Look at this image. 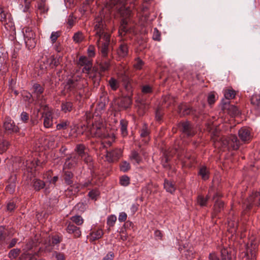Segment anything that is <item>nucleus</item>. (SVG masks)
<instances>
[{"label":"nucleus","instance_id":"nucleus-1","mask_svg":"<svg viewBox=\"0 0 260 260\" xmlns=\"http://www.w3.org/2000/svg\"><path fill=\"white\" fill-rule=\"evenodd\" d=\"M126 0H109L105 5V8L108 10L115 7L120 13L121 16L123 18L121 22L119 28V32L121 35L122 32H125L127 31V25L128 21L127 18L130 17L131 11L129 9H125L124 6Z\"/></svg>","mask_w":260,"mask_h":260},{"label":"nucleus","instance_id":"nucleus-2","mask_svg":"<svg viewBox=\"0 0 260 260\" xmlns=\"http://www.w3.org/2000/svg\"><path fill=\"white\" fill-rule=\"evenodd\" d=\"M90 134L93 137L105 139L103 143L110 146L115 140V136L112 134L110 135L108 130L101 120L95 121L90 128Z\"/></svg>","mask_w":260,"mask_h":260},{"label":"nucleus","instance_id":"nucleus-3","mask_svg":"<svg viewBox=\"0 0 260 260\" xmlns=\"http://www.w3.org/2000/svg\"><path fill=\"white\" fill-rule=\"evenodd\" d=\"M215 142V145L216 147H222L228 149L232 148L233 150H237L239 148L240 143L237 137L235 135H232L228 138L223 137L220 139L218 141L217 139L214 137L212 138Z\"/></svg>","mask_w":260,"mask_h":260},{"label":"nucleus","instance_id":"nucleus-4","mask_svg":"<svg viewBox=\"0 0 260 260\" xmlns=\"http://www.w3.org/2000/svg\"><path fill=\"white\" fill-rule=\"evenodd\" d=\"M94 31L97 40L103 37L110 36L107 32L106 26L101 17H98L95 19Z\"/></svg>","mask_w":260,"mask_h":260},{"label":"nucleus","instance_id":"nucleus-5","mask_svg":"<svg viewBox=\"0 0 260 260\" xmlns=\"http://www.w3.org/2000/svg\"><path fill=\"white\" fill-rule=\"evenodd\" d=\"M23 33L26 46L29 49L34 48L36 44L35 32L30 28L26 27L23 29Z\"/></svg>","mask_w":260,"mask_h":260},{"label":"nucleus","instance_id":"nucleus-6","mask_svg":"<svg viewBox=\"0 0 260 260\" xmlns=\"http://www.w3.org/2000/svg\"><path fill=\"white\" fill-rule=\"evenodd\" d=\"M254 206H260V193H253L244 203L243 208L250 210Z\"/></svg>","mask_w":260,"mask_h":260},{"label":"nucleus","instance_id":"nucleus-7","mask_svg":"<svg viewBox=\"0 0 260 260\" xmlns=\"http://www.w3.org/2000/svg\"><path fill=\"white\" fill-rule=\"evenodd\" d=\"M32 94L36 98V102L42 106L44 103V96L42 94L44 91L43 86L38 83H35L32 87Z\"/></svg>","mask_w":260,"mask_h":260},{"label":"nucleus","instance_id":"nucleus-8","mask_svg":"<svg viewBox=\"0 0 260 260\" xmlns=\"http://www.w3.org/2000/svg\"><path fill=\"white\" fill-rule=\"evenodd\" d=\"M110 41V36L103 37L99 38L96 41L97 46L100 49L102 56L104 57L106 56L108 54Z\"/></svg>","mask_w":260,"mask_h":260},{"label":"nucleus","instance_id":"nucleus-9","mask_svg":"<svg viewBox=\"0 0 260 260\" xmlns=\"http://www.w3.org/2000/svg\"><path fill=\"white\" fill-rule=\"evenodd\" d=\"M0 21L6 25V27H13L14 26L11 15L10 13L4 10V8H0Z\"/></svg>","mask_w":260,"mask_h":260},{"label":"nucleus","instance_id":"nucleus-10","mask_svg":"<svg viewBox=\"0 0 260 260\" xmlns=\"http://www.w3.org/2000/svg\"><path fill=\"white\" fill-rule=\"evenodd\" d=\"M122 151L121 149H115L111 151H107L106 155V160L109 162L117 161L122 156Z\"/></svg>","mask_w":260,"mask_h":260},{"label":"nucleus","instance_id":"nucleus-11","mask_svg":"<svg viewBox=\"0 0 260 260\" xmlns=\"http://www.w3.org/2000/svg\"><path fill=\"white\" fill-rule=\"evenodd\" d=\"M92 59L86 56H82L79 58L78 64L80 66L84 67L82 70L83 72L88 73L92 67Z\"/></svg>","mask_w":260,"mask_h":260},{"label":"nucleus","instance_id":"nucleus-12","mask_svg":"<svg viewBox=\"0 0 260 260\" xmlns=\"http://www.w3.org/2000/svg\"><path fill=\"white\" fill-rule=\"evenodd\" d=\"M4 127L8 134L17 133L19 131L18 127L15 124L12 120L9 118L5 119L4 123Z\"/></svg>","mask_w":260,"mask_h":260},{"label":"nucleus","instance_id":"nucleus-13","mask_svg":"<svg viewBox=\"0 0 260 260\" xmlns=\"http://www.w3.org/2000/svg\"><path fill=\"white\" fill-rule=\"evenodd\" d=\"M43 119L44 126L46 128H50L53 125V116L51 111L44 112L42 116Z\"/></svg>","mask_w":260,"mask_h":260},{"label":"nucleus","instance_id":"nucleus-14","mask_svg":"<svg viewBox=\"0 0 260 260\" xmlns=\"http://www.w3.org/2000/svg\"><path fill=\"white\" fill-rule=\"evenodd\" d=\"M79 161V156L76 155H74L68 157L63 165V169H69L75 167Z\"/></svg>","mask_w":260,"mask_h":260},{"label":"nucleus","instance_id":"nucleus-15","mask_svg":"<svg viewBox=\"0 0 260 260\" xmlns=\"http://www.w3.org/2000/svg\"><path fill=\"white\" fill-rule=\"evenodd\" d=\"M66 231L69 234H73L75 238H79L81 236L82 233L80 228L71 222L68 224Z\"/></svg>","mask_w":260,"mask_h":260},{"label":"nucleus","instance_id":"nucleus-16","mask_svg":"<svg viewBox=\"0 0 260 260\" xmlns=\"http://www.w3.org/2000/svg\"><path fill=\"white\" fill-rule=\"evenodd\" d=\"M81 80H76L74 78L69 79L66 85V88L70 91H73L76 89H80L82 88V85L80 84Z\"/></svg>","mask_w":260,"mask_h":260},{"label":"nucleus","instance_id":"nucleus-17","mask_svg":"<svg viewBox=\"0 0 260 260\" xmlns=\"http://www.w3.org/2000/svg\"><path fill=\"white\" fill-rule=\"evenodd\" d=\"M238 134L241 140L245 142L250 141L252 138L249 129L246 127L241 128Z\"/></svg>","mask_w":260,"mask_h":260},{"label":"nucleus","instance_id":"nucleus-18","mask_svg":"<svg viewBox=\"0 0 260 260\" xmlns=\"http://www.w3.org/2000/svg\"><path fill=\"white\" fill-rule=\"evenodd\" d=\"M179 126L182 132L187 136H192L194 134V132L192 131V126L189 122H181L179 124Z\"/></svg>","mask_w":260,"mask_h":260},{"label":"nucleus","instance_id":"nucleus-19","mask_svg":"<svg viewBox=\"0 0 260 260\" xmlns=\"http://www.w3.org/2000/svg\"><path fill=\"white\" fill-rule=\"evenodd\" d=\"M256 250L255 247H248L243 257V260H255Z\"/></svg>","mask_w":260,"mask_h":260},{"label":"nucleus","instance_id":"nucleus-20","mask_svg":"<svg viewBox=\"0 0 260 260\" xmlns=\"http://www.w3.org/2000/svg\"><path fill=\"white\" fill-rule=\"evenodd\" d=\"M104 235L102 229H99L95 231H93L88 236V238L90 242H93L97 240L101 239Z\"/></svg>","mask_w":260,"mask_h":260},{"label":"nucleus","instance_id":"nucleus-21","mask_svg":"<svg viewBox=\"0 0 260 260\" xmlns=\"http://www.w3.org/2000/svg\"><path fill=\"white\" fill-rule=\"evenodd\" d=\"M87 149L86 147L83 144H78L77 145L75 151L77 152V155L76 156H79V160L81 158H83L84 156H86L87 155Z\"/></svg>","mask_w":260,"mask_h":260},{"label":"nucleus","instance_id":"nucleus-22","mask_svg":"<svg viewBox=\"0 0 260 260\" xmlns=\"http://www.w3.org/2000/svg\"><path fill=\"white\" fill-rule=\"evenodd\" d=\"M128 47L126 44L122 43L120 44L117 50L118 54L121 57H125L128 54Z\"/></svg>","mask_w":260,"mask_h":260},{"label":"nucleus","instance_id":"nucleus-23","mask_svg":"<svg viewBox=\"0 0 260 260\" xmlns=\"http://www.w3.org/2000/svg\"><path fill=\"white\" fill-rule=\"evenodd\" d=\"M179 113L181 116H185L190 114L192 110L186 105H181L178 107Z\"/></svg>","mask_w":260,"mask_h":260},{"label":"nucleus","instance_id":"nucleus-24","mask_svg":"<svg viewBox=\"0 0 260 260\" xmlns=\"http://www.w3.org/2000/svg\"><path fill=\"white\" fill-rule=\"evenodd\" d=\"M250 102L251 105L256 109H260V95L258 94H253L251 99Z\"/></svg>","mask_w":260,"mask_h":260},{"label":"nucleus","instance_id":"nucleus-25","mask_svg":"<svg viewBox=\"0 0 260 260\" xmlns=\"http://www.w3.org/2000/svg\"><path fill=\"white\" fill-rule=\"evenodd\" d=\"M32 186L34 189L37 190H40L44 188L45 185L44 182L38 179H34L32 181Z\"/></svg>","mask_w":260,"mask_h":260},{"label":"nucleus","instance_id":"nucleus-26","mask_svg":"<svg viewBox=\"0 0 260 260\" xmlns=\"http://www.w3.org/2000/svg\"><path fill=\"white\" fill-rule=\"evenodd\" d=\"M164 188L166 189L167 191L171 193H173L176 190V186L175 184L172 182L169 181L168 180L165 181Z\"/></svg>","mask_w":260,"mask_h":260},{"label":"nucleus","instance_id":"nucleus-27","mask_svg":"<svg viewBox=\"0 0 260 260\" xmlns=\"http://www.w3.org/2000/svg\"><path fill=\"white\" fill-rule=\"evenodd\" d=\"M199 174L203 180H207L209 177V171L206 166H202L199 170Z\"/></svg>","mask_w":260,"mask_h":260},{"label":"nucleus","instance_id":"nucleus-28","mask_svg":"<svg viewBox=\"0 0 260 260\" xmlns=\"http://www.w3.org/2000/svg\"><path fill=\"white\" fill-rule=\"evenodd\" d=\"M80 185H75L70 186L66 190V193L67 196H71L75 195L79 190Z\"/></svg>","mask_w":260,"mask_h":260},{"label":"nucleus","instance_id":"nucleus-29","mask_svg":"<svg viewBox=\"0 0 260 260\" xmlns=\"http://www.w3.org/2000/svg\"><path fill=\"white\" fill-rule=\"evenodd\" d=\"M38 9L41 13H46L48 11V7L46 4V0H41L38 4Z\"/></svg>","mask_w":260,"mask_h":260},{"label":"nucleus","instance_id":"nucleus-30","mask_svg":"<svg viewBox=\"0 0 260 260\" xmlns=\"http://www.w3.org/2000/svg\"><path fill=\"white\" fill-rule=\"evenodd\" d=\"M132 100L130 98H124L121 100L119 103V106L121 108L125 109L130 106V105L132 104Z\"/></svg>","mask_w":260,"mask_h":260},{"label":"nucleus","instance_id":"nucleus-31","mask_svg":"<svg viewBox=\"0 0 260 260\" xmlns=\"http://www.w3.org/2000/svg\"><path fill=\"white\" fill-rule=\"evenodd\" d=\"M73 174L71 171H64V180L66 183H67L68 185H71L73 184Z\"/></svg>","mask_w":260,"mask_h":260},{"label":"nucleus","instance_id":"nucleus-32","mask_svg":"<svg viewBox=\"0 0 260 260\" xmlns=\"http://www.w3.org/2000/svg\"><path fill=\"white\" fill-rule=\"evenodd\" d=\"M127 122L126 120L123 119L121 120L120 121V130L121 132V134L123 137L127 136Z\"/></svg>","mask_w":260,"mask_h":260},{"label":"nucleus","instance_id":"nucleus-33","mask_svg":"<svg viewBox=\"0 0 260 260\" xmlns=\"http://www.w3.org/2000/svg\"><path fill=\"white\" fill-rule=\"evenodd\" d=\"M71 220L77 225H81L84 222L83 218L80 215H75L70 218Z\"/></svg>","mask_w":260,"mask_h":260},{"label":"nucleus","instance_id":"nucleus-34","mask_svg":"<svg viewBox=\"0 0 260 260\" xmlns=\"http://www.w3.org/2000/svg\"><path fill=\"white\" fill-rule=\"evenodd\" d=\"M70 122L68 120H60L59 123L56 125L57 130L66 129L69 126Z\"/></svg>","mask_w":260,"mask_h":260},{"label":"nucleus","instance_id":"nucleus-35","mask_svg":"<svg viewBox=\"0 0 260 260\" xmlns=\"http://www.w3.org/2000/svg\"><path fill=\"white\" fill-rule=\"evenodd\" d=\"M109 85L113 90H116L119 86L118 81L114 78H111L109 80Z\"/></svg>","mask_w":260,"mask_h":260},{"label":"nucleus","instance_id":"nucleus-36","mask_svg":"<svg viewBox=\"0 0 260 260\" xmlns=\"http://www.w3.org/2000/svg\"><path fill=\"white\" fill-rule=\"evenodd\" d=\"M144 66V62L139 57L136 58L133 62V66L136 70H141Z\"/></svg>","mask_w":260,"mask_h":260},{"label":"nucleus","instance_id":"nucleus-37","mask_svg":"<svg viewBox=\"0 0 260 260\" xmlns=\"http://www.w3.org/2000/svg\"><path fill=\"white\" fill-rule=\"evenodd\" d=\"M73 104L72 103L67 102L61 104V110L65 113L70 112L72 110Z\"/></svg>","mask_w":260,"mask_h":260},{"label":"nucleus","instance_id":"nucleus-38","mask_svg":"<svg viewBox=\"0 0 260 260\" xmlns=\"http://www.w3.org/2000/svg\"><path fill=\"white\" fill-rule=\"evenodd\" d=\"M9 146V143L3 140H0V153H3L6 151Z\"/></svg>","mask_w":260,"mask_h":260},{"label":"nucleus","instance_id":"nucleus-39","mask_svg":"<svg viewBox=\"0 0 260 260\" xmlns=\"http://www.w3.org/2000/svg\"><path fill=\"white\" fill-rule=\"evenodd\" d=\"M19 258L20 260H37L34 255L26 252L23 253Z\"/></svg>","mask_w":260,"mask_h":260},{"label":"nucleus","instance_id":"nucleus-40","mask_svg":"<svg viewBox=\"0 0 260 260\" xmlns=\"http://www.w3.org/2000/svg\"><path fill=\"white\" fill-rule=\"evenodd\" d=\"M224 95L226 99H232L235 96V91L231 89H226L224 90Z\"/></svg>","mask_w":260,"mask_h":260},{"label":"nucleus","instance_id":"nucleus-41","mask_svg":"<svg viewBox=\"0 0 260 260\" xmlns=\"http://www.w3.org/2000/svg\"><path fill=\"white\" fill-rule=\"evenodd\" d=\"M223 202L220 200H217L215 202L214 206V210L216 212H219L223 208Z\"/></svg>","mask_w":260,"mask_h":260},{"label":"nucleus","instance_id":"nucleus-42","mask_svg":"<svg viewBox=\"0 0 260 260\" xmlns=\"http://www.w3.org/2000/svg\"><path fill=\"white\" fill-rule=\"evenodd\" d=\"M209 198V195L206 198H204L203 196H199L197 199V202L201 206H205L206 205Z\"/></svg>","mask_w":260,"mask_h":260},{"label":"nucleus","instance_id":"nucleus-43","mask_svg":"<svg viewBox=\"0 0 260 260\" xmlns=\"http://www.w3.org/2000/svg\"><path fill=\"white\" fill-rule=\"evenodd\" d=\"M83 34L80 31L76 32L73 36L74 41L77 43L82 42L83 40Z\"/></svg>","mask_w":260,"mask_h":260},{"label":"nucleus","instance_id":"nucleus-44","mask_svg":"<svg viewBox=\"0 0 260 260\" xmlns=\"http://www.w3.org/2000/svg\"><path fill=\"white\" fill-rule=\"evenodd\" d=\"M130 159L137 164H139L141 161V158L139 154L136 151H133L130 156Z\"/></svg>","mask_w":260,"mask_h":260},{"label":"nucleus","instance_id":"nucleus-45","mask_svg":"<svg viewBox=\"0 0 260 260\" xmlns=\"http://www.w3.org/2000/svg\"><path fill=\"white\" fill-rule=\"evenodd\" d=\"M20 250L18 248L13 249L9 253V257L10 258H15L20 254Z\"/></svg>","mask_w":260,"mask_h":260},{"label":"nucleus","instance_id":"nucleus-46","mask_svg":"<svg viewBox=\"0 0 260 260\" xmlns=\"http://www.w3.org/2000/svg\"><path fill=\"white\" fill-rule=\"evenodd\" d=\"M131 168L130 165L126 161H122L120 165V171L126 172L128 171Z\"/></svg>","mask_w":260,"mask_h":260},{"label":"nucleus","instance_id":"nucleus-47","mask_svg":"<svg viewBox=\"0 0 260 260\" xmlns=\"http://www.w3.org/2000/svg\"><path fill=\"white\" fill-rule=\"evenodd\" d=\"M117 220V217L115 215H111L109 216L107 218V224L110 226H113L116 221Z\"/></svg>","mask_w":260,"mask_h":260},{"label":"nucleus","instance_id":"nucleus-48","mask_svg":"<svg viewBox=\"0 0 260 260\" xmlns=\"http://www.w3.org/2000/svg\"><path fill=\"white\" fill-rule=\"evenodd\" d=\"M120 183L121 185L126 186L129 184V178L127 176H123L120 178Z\"/></svg>","mask_w":260,"mask_h":260},{"label":"nucleus","instance_id":"nucleus-49","mask_svg":"<svg viewBox=\"0 0 260 260\" xmlns=\"http://www.w3.org/2000/svg\"><path fill=\"white\" fill-rule=\"evenodd\" d=\"M221 260H231L230 256L228 254V251L225 249H222L221 250Z\"/></svg>","mask_w":260,"mask_h":260},{"label":"nucleus","instance_id":"nucleus-50","mask_svg":"<svg viewBox=\"0 0 260 260\" xmlns=\"http://www.w3.org/2000/svg\"><path fill=\"white\" fill-rule=\"evenodd\" d=\"M60 32L59 31H53L52 32L50 39L52 43H54L56 42L57 38L60 36Z\"/></svg>","mask_w":260,"mask_h":260},{"label":"nucleus","instance_id":"nucleus-51","mask_svg":"<svg viewBox=\"0 0 260 260\" xmlns=\"http://www.w3.org/2000/svg\"><path fill=\"white\" fill-rule=\"evenodd\" d=\"M87 54L89 57H92L95 56V48L93 45H90L87 49Z\"/></svg>","mask_w":260,"mask_h":260},{"label":"nucleus","instance_id":"nucleus-52","mask_svg":"<svg viewBox=\"0 0 260 260\" xmlns=\"http://www.w3.org/2000/svg\"><path fill=\"white\" fill-rule=\"evenodd\" d=\"M109 68V63L108 62H104L100 63V70L101 72H105L108 70Z\"/></svg>","mask_w":260,"mask_h":260},{"label":"nucleus","instance_id":"nucleus-53","mask_svg":"<svg viewBox=\"0 0 260 260\" xmlns=\"http://www.w3.org/2000/svg\"><path fill=\"white\" fill-rule=\"evenodd\" d=\"M149 132L146 126L144 125L143 128L141 131L140 136L141 137H146L149 135Z\"/></svg>","mask_w":260,"mask_h":260},{"label":"nucleus","instance_id":"nucleus-54","mask_svg":"<svg viewBox=\"0 0 260 260\" xmlns=\"http://www.w3.org/2000/svg\"><path fill=\"white\" fill-rule=\"evenodd\" d=\"M153 39L156 41H160V33L156 28L154 29Z\"/></svg>","mask_w":260,"mask_h":260},{"label":"nucleus","instance_id":"nucleus-55","mask_svg":"<svg viewBox=\"0 0 260 260\" xmlns=\"http://www.w3.org/2000/svg\"><path fill=\"white\" fill-rule=\"evenodd\" d=\"M215 101V95L213 92H211L208 96V102L210 105L213 104Z\"/></svg>","mask_w":260,"mask_h":260},{"label":"nucleus","instance_id":"nucleus-56","mask_svg":"<svg viewBox=\"0 0 260 260\" xmlns=\"http://www.w3.org/2000/svg\"><path fill=\"white\" fill-rule=\"evenodd\" d=\"M54 255L56 260H65L64 255L62 253L55 251L54 253Z\"/></svg>","mask_w":260,"mask_h":260},{"label":"nucleus","instance_id":"nucleus-57","mask_svg":"<svg viewBox=\"0 0 260 260\" xmlns=\"http://www.w3.org/2000/svg\"><path fill=\"white\" fill-rule=\"evenodd\" d=\"M99 194V191L96 190H92L88 193L89 197L92 199H95Z\"/></svg>","mask_w":260,"mask_h":260},{"label":"nucleus","instance_id":"nucleus-58","mask_svg":"<svg viewBox=\"0 0 260 260\" xmlns=\"http://www.w3.org/2000/svg\"><path fill=\"white\" fill-rule=\"evenodd\" d=\"M51 61L50 64L54 67H57L59 64V58H55L54 56L51 57Z\"/></svg>","mask_w":260,"mask_h":260},{"label":"nucleus","instance_id":"nucleus-59","mask_svg":"<svg viewBox=\"0 0 260 260\" xmlns=\"http://www.w3.org/2000/svg\"><path fill=\"white\" fill-rule=\"evenodd\" d=\"M21 119L24 122H27L29 119V115L25 112H23L21 114Z\"/></svg>","mask_w":260,"mask_h":260},{"label":"nucleus","instance_id":"nucleus-60","mask_svg":"<svg viewBox=\"0 0 260 260\" xmlns=\"http://www.w3.org/2000/svg\"><path fill=\"white\" fill-rule=\"evenodd\" d=\"M127 215L125 212H121L119 214L118 220L120 222H123L126 220Z\"/></svg>","mask_w":260,"mask_h":260},{"label":"nucleus","instance_id":"nucleus-61","mask_svg":"<svg viewBox=\"0 0 260 260\" xmlns=\"http://www.w3.org/2000/svg\"><path fill=\"white\" fill-rule=\"evenodd\" d=\"M114 257V254L113 252H109L108 254L102 259V260H112Z\"/></svg>","mask_w":260,"mask_h":260},{"label":"nucleus","instance_id":"nucleus-62","mask_svg":"<svg viewBox=\"0 0 260 260\" xmlns=\"http://www.w3.org/2000/svg\"><path fill=\"white\" fill-rule=\"evenodd\" d=\"M142 91L144 93H148L152 91L151 87L149 85H145L142 87Z\"/></svg>","mask_w":260,"mask_h":260},{"label":"nucleus","instance_id":"nucleus-63","mask_svg":"<svg viewBox=\"0 0 260 260\" xmlns=\"http://www.w3.org/2000/svg\"><path fill=\"white\" fill-rule=\"evenodd\" d=\"M60 238L57 236H55L52 238V242L53 244H57L61 242Z\"/></svg>","mask_w":260,"mask_h":260},{"label":"nucleus","instance_id":"nucleus-64","mask_svg":"<svg viewBox=\"0 0 260 260\" xmlns=\"http://www.w3.org/2000/svg\"><path fill=\"white\" fill-rule=\"evenodd\" d=\"M15 208V205L13 202H9L7 204V210L12 211Z\"/></svg>","mask_w":260,"mask_h":260}]
</instances>
